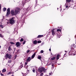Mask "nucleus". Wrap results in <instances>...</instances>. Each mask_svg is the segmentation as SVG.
I'll list each match as a JSON object with an SVG mask.
<instances>
[{"label": "nucleus", "instance_id": "nucleus-1", "mask_svg": "<svg viewBox=\"0 0 76 76\" xmlns=\"http://www.w3.org/2000/svg\"><path fill=\"white\" fill-rule=\"evenodd\" d=\"M20 11V9L18 7L16 8L14 11L13 10L11 11V14L12 15H17L19 12Z\"/></svg>", "mask_w": 76, "mask_h": 76}, {"label": "nucleus", "instance_id": "nucleus-2", "mask_svg": "<svg viewBox=\"0 0 76 76\" xmlns=\"http://www.w3.org/2000/svg\"><path fill=\"white\" fill-rule=\"evenodd\" d=\"M14 23H15V20H14V18H12L10 20V23L13 25V24H14Z\"/></svg>", "mask_w": 76, "mask_h": 76}, {"label": "nucleus", "instance_id": "nucleus-3", "mask_svg": "<svg viewBox=\"0 0 76 76\" xmlns=\"http://www.w3.org/2000/svg\"><path fill=\"white\" fill-rule=\"evenodd\" d=\"M45 70V68L43 67H41L40 69H39V71L40 73H42L43 71H44Z\"/></svg>", "mask_w": 76, "mask_h": 76}, {"label": "nucleus", "instance_id": "nucleus-4", "mask_svg": "<svg viewBox=\"0 0 76 76\" xmlns=\"http://www.w3.org/2000/svg\"><path fill=\"white\" fill-rule=\"evenodd\" d=\"M6 57H8V58H11V57H12V55H11L10 54H9L8 53H7L6 54Z\"/></svg>", "mask_w": 76, "mask_h": 76}, {"label": "nucleus", "instance_id": "nucleus-5", "mask_svg": "<svg viewBox=\"0 0 76 76\" xmlns=\"http://www.w3.org/2000/svg\"><path fill=\"white\" fill-rule=\"evenodd\" d=\"M16 47H18L20 46V43H19V42H18L16 43Z\"/></svg>", "mask_w": 76, "mask_h": 76}, {"label": "nucleus", "instance_id": "nucleus-6", "mask_svg": "<svg viewBox=\"0 0 76 76\" xmlns=\"http://www.w3.org/2000/svg\"><path fill=\"white\" fill-rule=\"evenodd\" d=\"M31 60V57H29L27 59V61H30Z\"/></svg>", "mask_w": 76, "mask_h": 76}, {"label": "nucleus", "instance_id": "nucleus-7", "mask_svg": "<svg viewBox=\"0 0 76 76\" xmlns=\"http://www.w3.org/2000/svg\"><path fill=\"white\" fill-rule=\"evenodd\" d=\"M54 29H53L52 30V35H54V34H55V32H54Z\"/></svg>", "mask_w": 76, "mask_h": 76}, {"label": "nucleus", "instance_id": "nucleus-8", "mask_svg": "<svg viewBox=\"0 0 76 76\" xmlns=\"http://www.w3.org/2000/svg\"><path fill=\"white\" fill-rule=\"evenodd\" d=\"M60 55L59 54L57 55V57H56L57 59H58H58H59V57H60Z\"/></svg>", "mask_w": 76, "mask_h": 76}, {"label": "nucleus", "instance_id": "nucleus-9", "mask_svg": "<svg viewBox=\"0 0 76 76\" xmlns=\"http://www.w3.org/2000/svg\"><path fill=\"white\" fill-rule=\"evenodd\" d=\"M10 12H7V15H6V16H8L7 15H9L10 14Z\"/></svg>", "mask_w": 76, "mask_h": 76}, {"label": "nucleus", "instance_id": "nucleus-10", "mask_svg": "<svg viewBox=\"0 0 76 76\" xmlns=\"http://www.w3.org/2000/svg\"><path fill=\"white\" fill-rule=\"evenodd\" d=\"M35 53H34L31 56V58H34L35 57Z\"/></svg>", "mask_w": 76, "mask_h": 76}, {"label": "nucleus", "instance_id": "nucleus-11", "mask_svg": "<svg viewBox=\"0 0 76 76\" xmlns=\"http://www.w3.org/2000/svg\"><path fill=\"white\" fill-rule=\"evenodd\" d=\"M43 35H39L38 36L37 38H41V37H42Z\"/></svg>", "mask_w": 76, "mask_h": 76}, {"label": "nucleus", "instance_id": "nucleus-12", "mask_svg": "<svg viewBox=\"0 0 76 76\" xmlns=\"http://www.w3.org/2000/svg\"><path fill=\"white\" fill-rule=\"evenodd\" d=\"M33 43L34 44H37V40L34 41Z\"/></svg>", "mask_w": 76, "mask_h": 76}, {"label": "nucleus", "instance_id": "nucleus-13", "mask_svg": "<svg viewBox=\"0 0 76 76\" xmlns=\"http://www.w3.org/2000/svg\"><path fill=\"white\" fill-rule=\"evenodd\" d=\"M37 58H38V59H41V56H38Z\"/></svg>", "mask_w": 76, "mask_h": 76}, {"label": "nucleus", "instance_id": "nucleus-14", "mask_svg": "<svg viewBox=\"0 0 76 76\" xmlns=\"http://www.w3.org/2000/svg\"><path fill=\"white\" fill-rule=\"evenodd\" d=\"M11 50H12V49H11V48L10 47H9L8 50L9 51H11Z\"/></svg>", "mask_w": 76, "mask_h": 76}, {"label": "nucleus", "instance_id": "nucleus-15", "mask_svg": "<svg viewBox=\"0 0 76 76\" xmlns=\"http://www.w3.org/2000/svg\"><path fill=\"white\" fill-rule=\"evenodd\" d=\"M6 71V69H4L2 70V72L3 73H4V72H5Z\"/></svg>", "mask_w": 76, "mask_h": 76}, {"label": "nucleus", "instance_id": "nucleus-16", "mask_svg": "<svg viewBox=\"0 0 76 76\" xmlns=\"http://www.w3.org/2000/svg\"><path fill=\"white\" fill-rule=\"evenodd\" d=\"M66 1L68 2V3H70L71 1V0H66Z\"/></svg>", "mask_w": 76, "mask_h": 76}, {"label": "nucleus", "instance_id": "nucleus-17", "mask_svg": "<svg viewBox=\"0 0 76 76\" xmlns=\"http://www.w3.org/2000/svg\"><path fill=\"white\" fill-rule=\"evenodd\" d=\"M55 59H56L55 57H54L52 58H51V59L52 60H55Z\"/></svg>", "mask_w": 76, "mask_h": 76}, {"label": "nucleus", "instance_id": "nucleus-18", "mask_svg": "<svg viewBox=\"0 0 76 76\" xmlns=\"http://www.w3.org/2000/svg\"><path fill=\"white\" fill-rule=\"evenodd\" d=\"M6 8H4V9H3L4 12H5V11H6Z\"/></svg>", "mask_w": 76, "mask_h": 76}, {"label": "nucleus", "instance_id": "nucleus-19", "mask_svg": "<svg viewBox=\"0 0 76 76\" xmlns=\"http://www.w3.org/2000/svg\"><path fill=\"white\" fill-rule=\"evenodd\" d=\"M0 26L2 28H4V26L2 25H0Z\"/></svg>", "mask_w": 76, "mask_h": 76}, {"label": "nucleus", "instance_id": "nucleus-20", "mask_svg": "<svg viewBox=\"0 0 76 76\" xmlns=\"http://www.w3.org/2000/svg\"><path fill=\"white\" fill-rule=\"evenodd\" d=\"M57 31H60L61 32V29H57Z\"/></svg>", "mask_w": 76, "mask_h": 76}, {"label": "nucleus", "instance_id": "nucleus-21", "mask_svg": "<svg viewBox=\"0 0 76 76\" xmlns=\"http://www.w3.org/2000/svg\"><path fill=\"white\" fill-rule=\"evenodd\" d=\"M30 51V50H27L26 51V53H29Z\"/></svg>", "mask_w": 76, "mask_h": 76}, {"label": "nucleus", "instance_id": "nucleus-22", "mask_svg": "<svg viewBox=\"0 0 76 76\" xmlns=\"http://www.w3.org/2000/svg\"><path fill=\"white\" fill-rule=\"evenodd\" d=\"M10 74H11V72H9L7 74V75H10Z\"/></svg>", "mask_w": 76, "mask_h": 76}, {"label": "nucleus", "instance_id": "nucleus-23", "mask_svg": "<svg viewBox=\"0 0 76 76\" xmlns=\"http://www.w3.org/2000/svg\"><path fill=\"white\" fill-rule=\"evenodd\" d=\"M11 61H11V60H9L8 61V63H10Z\"/></svg>", "mask_w": 76, "mask_h": 76}, {"label": "nucleus", "instance_id": "nucleus-24", "mask_svg": "<svg viewBox=\"0 0 76 76\" xmlns=\"http://www.w3.org/2000/svg\"><path fill=\"white\" fill-rule=\"evenodd\" d=\"M26 42V41H25L23 42V45H24L25 44V43Z\"/></svg>", "mask_w": 76, "mask_h": 76}, {"label": "nucleus", "instance_id": "nucleus-25", "mask_svg": "<svg viewBox=\"0 0 76 76\" xmlns=\"http://www.w3.org/2000/svg\"><path fill=\"white\" fill-rule=\"evenodd\" d=\"M41 53H44V51L43 50H42L40 51Z\"/></svg>", "mask_w": 76, "mask_h": 76}, {"label": "nucleus", "instance_id": "nucleus-26", "mask_svg": "<svg viewBox=\"0 0 76 76\" xmlns=\"http://www.w3.org/2000/svg\"><path fill=\"white\" fill-rule=\"evenodd\" d=\"M23 41V39L22 38H21L20 39V41L21 42L22 41Z\"/></svg>", "mask_w": 76, "mask_h": 76}, {"label": "nucleus", "instance_id": "nucleus-27", "mask_svg": "<svg viewBox=\"0 0 76 76\" xmlns=\"http://www.w3.org/2000/svg\"><path fill=\"white\" fill-rule=\"evenodd\" d=\"M41 41H39L37 42V43H41Z\"/></svg>", "mask_w": 76, "mask_h": 76}, {"label": "nucleus", "instance_id": "nucleus-28", "mask_svg": "<svg viewBox=\"0 0 76 76\" xmlns=\"http://www.w3.org/2000/svg\"><path fill=\"white\" fill-rule=\"evenodd\" d=\"M0 37H3V36L1 34H0Z\"/></svg>", "mask_w": 76, "mask_h": 76}, {"label": "nucleus", "instance_id": "nucleus-29", "mask_svg": "<svg viewBox=\"0 0 76 76\" xmlns=\"http://www.w3.org/2000/svg\"><path fill=\"white\" fill-rule=\"evenodd\" d=\"M7 12H10V9L8 8L7 10Z\"/></svg>", "mask_w": 76, "mask_h": 76}, {"label": "nucleus", "instance_id": "nucleus-30", "mask_svg": "<svg viewBox=\"0 0 76 76\" xmlns=\"http://www.w3.org/2000/svg\"><path fill=\"white\" fill-rule=\"evenodd\" d=\"M43 75H44V73H42L40 75V76H43Z\"/></svg>", "mask_w": 76, "mask_h": 76}, {"label": "nucleus", "instance_id": "nucleus-31", "mask_svg": "<svg viewBox=\"0 0 76 76\" xmlns=\"http://www.w3.org/2000/svg\"><path fill=\"white\" fill-rule=\"evenodd\" d=\"M10 44H14V43H13V42H10Z\"/></svg>", "mask_w": 76, "mask_h": 76}, {"label": "nucleus", "instance_id": "nucleus-32", "mask_svg": "<svg viewBox=\"0 0 76 76\" xmlns=\"http://www.w3.org/2000/svg\"><path fill=\"white\" fill-rule=\"evenodd\" d=\"M52 74V73L51 72L49 73V75H51Z\"/></svg>", "mask_w": 76, "mask_h": 76}, {"label": "nucleus", "instance_id": "nucleus-33", "mask_svg": "<svg viewBox=\"0 0 76 76\" xmlns=\"http://www.w3.org/2000/svg\"><path fill=\"white\" fill-rule=\"evenodd\" d=\"M1 76H4V75L2 73L1 74Z\"/></svg>", "mask_w": 76, "mask_h": 76}, {"label": "nucleus", "instance_id": "nucleus-34", "mask_svg": "<svg viewBox=\"0 0 76 76\" xmlns=\"http://www.w3.org/2000/svg\"><path fill=\"white\" fill-rule=\"evenodd\" d=\"M33 72H35V70H34V69H33Z\"/></svg>", "mask_w": 76, "mask_h": 76}, {"label": "nucleus", "instance_id": "nucleus-35", "mask_svg": "<svg viewBox=\"0 0 76 76\" xmlns=\"http://www.w3.org/2000/svg\"><path fill=\"white\" fill-rule=\"evenodd\" d=\"M16 58V56L15 55V59Z\"/></svg>", "mask_w": 76, "mask_h": 76}, {"label": "nucleus", "instance_id": "nucleus-36", "mask_svg": "<svg viewBox=\"0 0 76 76\" xmlns=\"http://www.w3.org/2000/svg\"><path fill=\"white\" fill-rule=\"evenodd\" d=\"M25 65H26V64H27V62H26L25 63Z\"/></svg>", "mask_w": 76, "mask_h": 76}, {"label": "nucleus", "instance_id": "nucleus-37", "mask_svg": "<svg viewBox=\"0 0 76 76\" xmlns=\"http://www.w3.org/2000/svg\"><path fill=\"white\" fill-rule=\"evenodd\" d=\"M26 68H28V66H26Z\"/></svg>", "mask_w": 76, "mask_h": 76}, {"label": "nucleus", "instance_id": "nucleus-38", "mask_svg": "<svg viewBox=\"0 0 76 76\" xmlns=\"http://www.w3.org/2000/svg\"><path fill=\"white\" fill-rule=\"evenodd\" d=\"M1 9V5L0 4V10Z\"/></svg>", "mask_w": 76, "mask_h": 76}, {"label": "nucleus", "instance_id": "nucleus-39", "mask_svg": "<svg viewBox=\"0 0 76 76\" xmlns=\"http://www.w3.org/2000/svg\"><path fill=\"white\" fill-rule=\"evenodd\" d=\"M68 7V6H66V8H67Z\"/></svg>", "mask_w": 76, "mask_h": 76}, {"label": "nucleus", "instance_id": "nucleus-40", "mask_svg": "<svg viewBox=\"0 0 76 76\" xmlns=\"http://www.w3.org/2000/svg\"><path fill=\"white\" fill-rule=\"evenodd\" d=\"M58 37H59V38H60V35H58Z\"/></svg>", "mask_w": 76, "mask_h": 76}, {"label": "nucleus", "instance_id": "nucleus-41", "mask_svg": "<svg viewBox=\"0 0 76 76\" xmlns=\"http://www.w3.org/2000/svg\"><path fill=\"white\" fill-rule=\"evenodd\" d=\"M49 51H51V49H49Z\"/></svg>", "mask_w": 76, "mask_h": 76}, {"label": "nucleus", "instance_id": "nucleus-42", "mask_svg": "<svg viewBox=\"0 0 76 76\" xmlns=\"http://www.w3.org/2000/svg\"><path fill=\"white\" fill-rule=\"evenodd\" d=\"M11 73H14V72H11Z\"/></svg>", "mask_w": 76, "mask_h": 76}, {"label": "nucleus", "instance_id": "nucleus-43", "mask_svg": "<svg viewBox=\"0 0 76 76\" xmlns=\"http://www.w3.org/2000/svg\"><path fill=\"white\" fill-rule=\"evenodd\" d=\"M52 66H54V65L52 64Z\"/></svg>", "mask_w": 76, "mask_h": 76}, {"label": "nucleus", "instance_id": "nucleus-44", "mask_svg": "<svg viewBox=\"0 0 76 76\" xmlns=\"http://www.w3.org/2000/svg\"><path fill=\"white\" fill-rule=\"evenodd\" d=\"M1 48V46L0 45V48Z\"/></svg>", "mask_w": 76, "mask_h": 76}, {"label": "nucleus", "instance_id": "nucleus-45", "mask_svg": "<svg viewBox=\"0 0 76 76\" xmlns=\"http://www.w3.org/2000/svg\"><path fill=\"white\" fill-rule=\"evenodd\" d=\"M7 23H9V22H7Z\"/></svg>", "mask_w": 76, "mask_h": 76}, {"label": "nucleus", "instance_id": "nucleus-46", "mask_svg": "<svg viewBox=\"0 0 76 76\" xmlns=\"http://www.w3.org/2000/svg\"><path fill=\"white\" fill-rule=\"evenodd\" d=\"M40 60H41V61H42L41 60V59H40Z\"/></svg>", "mask_w": 76, "mask_h": 76}, {"label": "nucleus", "instance_id": "nucleus-47", "mask_svg": "<svg viewBox=\"0 0 76 76\" xmlns=\"http://www.w3.org/2000/svg\"><path fill=\"white\" fill-rule=\"evenodd\" d=\"M57 9H58V8H57Z\"/></svg>", "mask_w": 76, "mask_h": 76}]
</instances>
